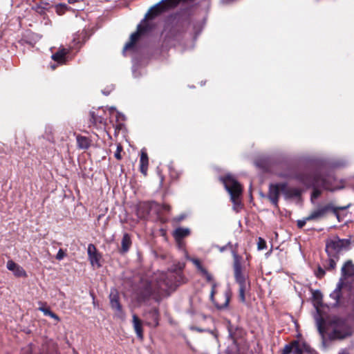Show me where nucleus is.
<instances>
[{"label":"nucleus","mask_w":354,"mask_h":354,"mask_svg":"<svg viewBox=\"0 0 354 354\" xmlns=\"http://www.w3.org/2000/svg\"><path fill=\"white\" fill-rule=\"evenodd\" d=\"M281 183L270 184L268 197L271 203L277 207L280 192H281Z\"/></svg>","instance_id":"11"},{"label":"nucleus","mask_w":354,"mask_h":354,"mask_svg":"<svg viewBox=\"0 0 354 354\" xmlns=\"http://www.w3.org/2000/svg\"><path fill=\"white\" fill-rule=\"evenodd\" d=\"M306 184L309 186L313 187V192L311 195V201H313V198H318L321 194V191L317 189L318 187H322L325 189L334 192L337 189L343 188V185L338 186L336 185V178L331 174H328L325 176H322L319 174H315L308 183Z\"/></svg>","instance_id":"3"},{"label":"nucleus","mask_w":354,"mask_h":354,"mask_svg":"<svg viewBox=\"0 0 354 354\" xmlns=\"http://www.w3.org/2000/svg\"><path fill=\"white\" fill-rule=\"evenodd\" d=\"M225 189L230 195L231 201L233 203V209L239 211L241 203L240 196L242 194V187L240 183L231 175H227L222 178Z\"/></svg>","instance_id":"4"},{"label":"nucleus","mask_w":354,"mask_h":354,"mask_svg":"<svg viewBox=\"0 0 354 354\" xmlns=\"http://www.w3.org/2000/svg\"><path fill=\"white\" fill-rule=\"evenodd\" d=\"M87 252H88V259L90 260L91 265L93 266H97V268H99L100 266V256L97 252V249L93 244L90 243L88 245Z\"/></svg>","instance_id":"12"},{"label":"nucleus","mask_w":354,"mask_h":354,"mask_svg":"<svg viewBox=\"0 0 354 354\" xmlns=\"http://www.w3.org/2000/svg\"><path fill=\"white\" fill-rule=\"evenodd\" d=\"M48 316L50 317L51 318L54 319L57 322H59V320H60L59 317L52 311Z\"/></svg>","instance_id":"41"},{"label":"nucleus","mask_w":354,"mask_h":354,"mask_svg":"<svg viewBox=\"0 0 354 354\" xmlns=\"http://www.w3.org/2000/svg\"><path fill=\"white\" fill-rule=\"evenodd\" d=\"M6 267L8 270L12 271L17 277H26V272L24 269L12 260L7 262Z\"/></svg>","instance_id":"15"},{"label":"nucleus","mask_w":354,"mask_h":354,"mask_svg":"<svg viewBox=\"0 0 354 354\" xmlns=\"http://www.w3.org/2000/svg\"><path fill=\"white\" fill-rule=\"evenodd\" d=\"M190 234V230L187 227H178L173 232L175 240L180 243L181 240Z\"/></svg>","instance_id":"17"},{"label":"nucleus","mask_w":354,"mask_h":354,"mask_svg":"<svg viewBox=\"0 0 354 354\" xmlns=\"http://www.w3.org/2000/svg\"><path fill=\"white\" fill-rule=\"evenodd\" d=\"M315 319L317 330L322 338V346L326 348L325 333L328 334L330 339H342L353 333V328L347 321L339 319H333L328 326H326L324 319L320 314L319 309L317 308V314L315 315Z\"/></svg>","instance_id":"2"},{"label":"nucleus","mask_w":354,"mask_h":354,"mask_svg":"<svg viewBox=\"0 0 354 354\" xmlns=\"http://www.w3.org/2000/svg\"><path fill=\"white\" fill-rule=\"evenodd\" d=\"M215 288H216V284L213 283L211 293H210V299H212V301H214V295L215 294Z\"/></svg>","instance_id":"39"},{"label":"nucleus","mask_w":354,"mask_h":354,"mask_svg":"<svg viewBox=\"0 0 354 354\" xmlns=\"http://www.w3.org/2000/svg\"><path fill=\"white\" fill-rule=\"evenodd\" d=\"M295 346L293 347L292 345H286L283 350V354H289L291 352L294 353V351L296 348H299L297 343H295Z\"/></svg>","instance_id":"28"},{"label":"nucleus","mask_w":354,"mask_h":354,"mask_svg":"<svg viewBox=\"0 0 354 354\" xmlns=\"http://www.w3.org/2000/svg\"><path fill=\"white\" fill-rule=\"evenodd\" d=\"M185 216L183 215L180 216L179 217L176 218V220L177 221H181L183 219H184Z\"/></svg>","instance_id":"47"},{"label":"nucleus","mask_w":354,"mask_h":354,"mask_svg":"<svg viewBox=\"0 0 354 354\" xmlns=\"http://www.w3.org/2000/svg\"><path fill=\"white\" fill-rule=\"evenodd\" d=\"M348 245L349 241L348 239H340L338 237H335L326 242V252L328 256L337 255L338 252L347 248Z\"/></svg>","instance_id":"8"},{"label":"nucleus","mask_w":354,"mask_h":354,"mask_svg":"<svg viewBox=\"0 0 354 354\" xmlns=\"http://www.w3.org/2000/svg\"><path fill=\"white\" fill-rule=\"evenodd\" d=\"M53 127L48 125L45 128V138L48 140H53Z\"/></svg>","instance_id":"26"},{"label":"nucleus","mask_w":354,"mask_h":354,"mask_svg":"<svg viewBox=\"0 0 354 354\" xmlns=\"http://www.w3.org/2000/svg\"><path fill=\"white\" fill-rule=\"evenodd\" d=\"M77 147L82 149H87L91 145V140L88 138L82 136H77L76 137Z\"/></svg>","instance_id":"21"},{"label":"nucleus","mask_w":354,"mask_h":354,"mask_svg":"<svg viewBox=\"0 0 354 354\" xmlns=\"http://www.w3.org/2000/svg\"><path fill=\"white\" fill-rule=\"evenodd\" d=\"M184 265L178 263L168 270L167 272H160L156 274L155 281L151 282L145 292V297L153 294H161L169 289L175 288L181 283V271Z\"/></svg>","instance_id":"1"},{"label":"nucleus","mask_w":354,"mask_h":354,"mask_svg":"<svg viewBox=\"0 0 354 354\" xmlns=\"http://www.w3.org/2000/svg\"><path fill=\"white\" fill-rule=\"evenodd\" d=\"M317 277L322 278L325 274V270L321 267H318L317 270L315 272Z\"/></svg>","instance_id":"32"},{"label":"nucleus","mask_w":354,"mask_h":354,"mask_svg":"<svg viewBox=\"0 0 354 354\" xmlns=\"http://www.w3.org/2000/svg\"><path fill=\"white\" fill-rule=\"evenodd\" d=\"M350 205L346 206L335 207L333 203H330L325 205H320L317 209L313 210L307 216V219L318 220L325 217L329 212H332L337 218L339 221V210H344L348 209Z\"/></svg>","instance_id":"6"},{"label":"nucleus","mask_w":354,"mask_h":354,"mask_svg":"<svg viewBox=\"0 0 354 354\" xmlns=\"http://www.w3.org/2000/svg\"><path fill=\"white\" fill-rule=\"evenodd\" d=\"M338 260V255L328 256V259L326 261V265L324 266L325 269L326 270H333L336 267V263Z\"/></svg>","instance_id":"23"},{"label":"nucleus","mask_w":354,"mask_h":354,"mask_svg":"<svg viewBox=\"0 0 354 354\" xmlns=\"http://www.w3.org/2000/svg\"><path fill=\"white\" fill-rule=\"evenodd\" d=\"M299 349L304 354H319L314 348H311L309 345L304 344L303 348H299Z\"/></svg>","instance_id":"25"},{"label":"nucleus","mask_w":354,"mask_h":354,"mask_svg":"<svg viewBox=\"0 0 354 354\" xmlns=\"http://www.w3.org/2000/svg\"><path fill=\"white\" fill-rule=\"evenodd\" d=\"M281 193L286 199L297 198L301 195V191L296 187H288L286 183H281Z\"/></svg>","instance_id":"13"},{"label":"nucleus","mask_w":354,"mask_h":354,"mask_svg":"<svg viewBox=\"0 0 354 354\" xmlns=\"http://www.w3.org/2000/svg\"><path fill=\"white\" fill-rule=\"evenodd\" d=\"M122 150V147L120 145H118L117 147V150H116V151H115V153L114 154V156H115V158L116 159L120 160L122 158V156H121V154H120Z\"/></svg>","instance_id":"33"},{"label":"nucleus","mask_w":354,"mask_h":354,"mask_svg":"<svg viewBox=\"0 0 354 354\" xmlns=\"http://www.w3.org/2000/svg\"><path fill=\"white\" fill-rule=\"evenodd\" d=\"M151 29V26L149 23L144 19L141 24L138 25L137 30L131 35L129 41H128L124 46L123 54L125 53L126 50L131 49L139 37L149 32Z\"/></svg>","instance_id":"7"},{"label":"nucleus","mask_w":354,"mask_h":354,"mask_svg":"<svg viewBox=\"0 0 354 354\" xmlns=\"http://www.w3.org/2000/svg\"><path fill=\"white\" fill-rule=\"evenodd\" d=\"M202 354H207V353H202ZM225 354H239L238 353V349L236 345L234 344V341L233 340V345L232 347L230 348L228 347L225 351Z\"/></svg>","instance_id":"29"},{"label":"nucleus","mask_w":354,"mask_h":354,"mask_svg":"<svg viewBox=\"0 0 354 354\" xmlns=\"http://www.w3.org/2000/svg\"><path fill=\"white\" fill-rule=\"evenodd\" d=\"M110 304L111 308L118 313L122 314V306L120 304L117 292L113 291L110 294Z\"/></svg>","instance_id":"19"},{"label":"nucleus","mask_w":354,"mask_h":354,"mask_svg":"<svg viewBox=\"0 0 354 354\" xmlns=\"http://www.w3.org/2000/svg\"><path fill=\"white\" fill-rule=\"evenodd\" d=\"M224 297H225V302L221 304V305H218V304H216V308L218 309H224L225 308H227L229 305V303H230V291H226L224 294Z\"/></svg>","instance_id":"24"},{"label":"nucleus","mask_w":354,"mask_h":354,"mask_svg":"<svg viewBox=\"0 0 354 354\" xmlns=\"http://www.w3.org/2000/svg\"><path fill=\"white\" fill-rule=\"evenodd\" d=\"M109 111L111 113H113V112L115 111V108L113 106H111L109 108Z\"/></svg>","instance_id":"48"},{"label":"nucleus","mask_w":354,"mask_h":354,"mask_svg":"<svg viewBox=\"0 0 354 354\" xmlns=\"http://www.w3.org/2000/svg\"><path fill=\"white\" fill-rule=\"evenodd\" d=\"M61 6H63V7H64V8H66V7H67V6H66V5H61Z\"/></svg>","instance_id":"53"},{"label":"nucleus","mask_w":354,"mask_h":354,"mask_svg":"<svg viewBox=\"0 0 354 354\" xmlns=\"http://www.w3.org/2000/svg\"><path fill=\"white\" fill-rule=\"evenodd\" d=\"M197 269L203 274L204 271H207L206 269H205L201 264H200L199 266L197 267Z\"/></svg>","instance_id":"44"},{"label":"nucleus","mask_w":354,"mask_h":354,"mask_svg":"<svg viewBox=\"0 0 354 354\" xmlns=\"http://www.w3.org/2000/svg\"><path fill=\"white\" fill-rule=\"evenodd\" d=\"M343 165H344V163H336L335 164V166H337V167H341V166H343Z\"/></svg>","instance_id":"50"},{"label":"nucleus","mask_w":354,"mask_h":354,"mask_svg":"<svg viewBox=\"0 0 354 354\" xmlns=\"http://www.w3.org/2000/svg\"><path fill=\"white\" fill-rule=\"evenodd\" d=\"M339 354H350L348 352L346 351H342L341 353H339Z\"/></svg>","instance_id":"51"},{"label":"nucleus","mask_w":354,"mask_h":354,"mask_svg":"<svg viewBox=\"0 0 354 354\" xmlns=\"http://www.w3.org/2000/svg\"><path fill=\"white\" fill-rule=\"evenodd\" d=\"M192 261L193 263L196 266V268L198 266H199L201 264V262L198 259H193Z\"/></svg>","instance_id":"43"},{"label":"nucleus","mask_w":354,"mask_h":354,"mask_svg":"<svg viewBox=\"0 0 354 354\" xmlns=\"http://www.w3.org/2000/svg\"><path fill=\"white\" fill-rule=\"evenodd\" d=\"M149 159L147 152L145 149L141 150L140 159V172L145 176L147 174Z\"/></svg>","instance_id":"16"},{"label":"nucleus","mask_w":354,"mask_h":354,"mask_svg":"<svg viewBox=\"0 0 354 354\" xmlns=\"http://www.w3.org/2000/svg\"><path fill=\"white\" fill-rule=\"evenodd\" d=\"M257 248L259 250H263L266 248V242L261 237H259L258 239Z\"/></svg>","instance_id":"30"},{"label":"nucleus","mask_w":354,"mask_h":354,"mask_svg":"<svg viewBox=\"0 0 354 354\" xmlns=\"http://www.w3.org/2000/svg\"><path fill=\"white\" fill-rule=\"evenodd\" d=\"M153 203L142 202L137 205L136 214L140 218H145L151 212Z\"/></svg>","instance_id":"14"},{"label":"nucleus","mask_w":354,"mask_h":354,"mask_svg":"<svg viewBox=\"0 0 354 354\" xmlns=\"http://www.w3.org/2000/svg\"><path fill=\"white\" fill-rule=\"evenodd\" d=\"M354 276V265L351 261H346L342 268V277L337 284L335 289L330 294V297L334 301L332 306L336 307L342 298V289L344 286V280L348 277Z\"/></svg>","instance_id":"5"},{"label":"nucleus","mask_w":354,"mask_h":354,"mask_svg":"<svg viewBox=\"0 0 354 354\" xmlns=\"http://www.w3.org/2000/svg\"><path fill=\"white\" fill-rule=\"evenodd\" d=\"M115 118H116L117 122H121V121H124L125 120L124 115H123L122 113H121L118 111H115Z\"/></svg>","instance_id":"36"},{"label":"nucleus","mask_w":354,"mask_h":354,"mask_svg":"<svg viewBox=\"0 0 354 354\" xmlns=\"http://www.w3.org/2000/svg\"><path fill=\"white\" fill-rule=\"evenodd\" d=\"M313 297L315 300L320 301L322 299V294L321 291L316 290L313 292Z\"/></svg>","instance_id":"31"},{"label":"nucleus","mask_w":354,"mask_h":354,"mask_svg":"<svg viewBox=\"0 0 354 354\" xmlns=\"http://www.w3.org/2000/svg\"><path fill=\"white\" fill-rule=\"evenodd\" d=\"M131 243H132V242H131L130 235L127 233L124 234L123 237L122 239V241H121L120 253H122V254L127 253L129 251V250L131 245Z\"/></svg>","instance_id":"20"},{"label":"nucleus","mask_w":354,"mask_h":354,"mask_svg":"<svg viewBox=\"0 0 354 354\" xmlns=\"http://www.w3.org/2000/svg\"><path fill=\"white\" fill-rule=\"evenodd\" d=\"M113 89H114L113 85H110L108 86L107 88L102 90V92L104 95H108L111 93V91H113Z\"/></svg>","instance_id":"38"},{"label":"nucleus","mask_w":354,"mask_h":354,"mask_svg":"<svg viewBox=\"0 0 354 354\" xmlns=\"http://www.w3.org/2000/svg\"><path fill=\"white\" fill-rule=\"evenodd\" d=\"M82 1H83V0H68V3L70 4H73V3H78V2H82Z\"/></svg>","instance_id":"45"},{"label":"nucleus","mask_w":354,"mask_h":354,"mask_svg":"<svg viewBox=\"0 0 354 354\" xmlns=\"http://www.w3.org/2000/svg\"><path fill=\"white\" fill-rule=\"evenodd\" d=\"M38 309L46 316H48L51 313V310L48 308H46L44 306H40Z\"/></svg>","instance_id":"35"},{"label":"nucleus","mask_w":354,"mask_h":354,"mask_svg":"<svg viewBox=\"0 0 354 354\" xmlns=\"http://www.w3.org/2000/svg\"><path fill=\"white\" fill-rule=\"evenodd\" d=\"M230 243H228L225 246H223V247H219V250L220 252H223V251H225L226 250V248L228 247V246H230Z\"/></svg>","instance_id":"42"},{"label":"nucleus","mask_w":354,"mask_h":354,"mask_svg":"<svg viewBox=\"0 0 354 354\" xmlns=\"http://www.w3.org/2000/svg\"><path fill=\"white\" fill-rule=\"evenodd\" d=\"M68 50L65 48L59 50L57 52L52 55V59L57 63V64H63L66 62V56Z\"/></svg>","instance_id":"18"},{"label":"nucleus","mask_w":354,"mask_h":354,"mask_svg":"<svg viewBox=\"0 0 354 354\" xmlns=\"http://www.w3.org/2000/svg\"><path fill=\"white\" fill-rule=\"evenodd\" d=\"M308 221H312L311 219H307V216L302 220L297 221V226L299 228H302Z\"/></svg>","instance_id":"34"},{"label":"nucleus","mask_w":354,"mask_h":354,"mask_svg":"<svg viewBox=\"0 0 354 354\" xmlns=\"http://www.w3.org/2000/svg\"><path fill=\"white\" fill-rule=\"evenodd\" d=\"M294 354H304L299 349V348H296L294 351Z\"/></svg>","instance_id":"46"},{"label":"nucleus","mask_w":354,"mask_h":354,"mask_svg":"<svg viewBox=\"0 0 354 354\" xmlns=\"http://www.w3.org/2000/svg\"><path fill=\"white\" fill-rule=\"evenodd\" d=\"M179 2L180 0H162L159 3L156 4L149 11L146 17L148 15H151L152 16L157 15L169 8L176 6Z\"/></svg>","instance_id":"9"},{"label":"nucleus","mask_w":354,"mask_h":354,"mask_svg":"<svg viewBox=\"0 0 354 354\" xmlns=\"http://www.w3.org/2000/svg\"><path fill=\"white\" fill-rule=\"evenodd\" d=\"M246 288V284L239 285V299L241 302L245 301V290Z\"/></svg>","instance_id":"27"},{"label":"nucleus","mask_w":354,"mask_h":354,"mask_svg":"<svg viewBox=\"0 0 354 354\" xmlns=\"http://www.w3.org/2000/svg\"><path fill=\"white\" fill-rule=\"evenodd\" d=\"M203 275L205 277L208 281H211L212 280V275L207 271H204Z\"/></svg>","instance_id":"40"},{"label":"nucleus","mask_w":354,"mask_h":354,"mask_svg":"<svg viewBox=\"0 0 354 354\" xmlns=\"http://www.w3.org/2000/svg\"><path fill=\"white\" fill-rule=\"evenodd\" d=\"M133 324L138 337L142 339L143 338L142 324L136 315H133Z\"/></svg>","instance_id":"22"},{"label":"nucleus","mask_w":354,"mask_h":354,"mask_svg":"<svg viewBox=\"0 0 354 354\" xmlns=\"http://www.w3.org/2000/svg\"><path fill=\"white\" fill-rule=\"evenodd\" d=\"M66 256V253L63 251V250L59 249L57 255L56 259L59 261L64 259V257Z\"/></svg>","instance_id":"37"},{"label":"nucleus","mask_w":354,"mask_h":354,"mask_svg":"<svg viewBox=\"0 0 354 354\" xmlns=\"http://www.w3.org/2000/svg\"><path fill=\"white\" fill-rule=\"evenodd\" d=\"M164 208L166 210H169V207L168 205H165Z\"/></svg>","instance_id":"52"},{"label":"nucleus","mask_w":354,"mask_h":354,"mask_svg":"<svg viewBox=\"0 0 354 354\" xmlns=\"http://www.w3.org/2000/svg\"><path fill=\"white\" fill-rule=\"evenodd\" d=\"M234 278L239 285L245 284V278L242 273L241 264L239 256L234 253Z\"/></svg>","instance_id":"10"},{"label":"nucleus","mask_w":354,"mask_h":354,"mask_svg":"<svg viewBox=\"0 0 354 354\" xmlns=\"http://www.w3.org/2000/svg\"><path fill=\"white\" fill-rule=\"evenodd\" d=\"M50 68L52 70H55L57 67V65L56 64H52L50 65Z\"/></svg>","instance_id":"49"}]
</instances>
